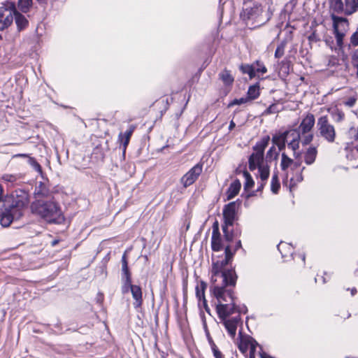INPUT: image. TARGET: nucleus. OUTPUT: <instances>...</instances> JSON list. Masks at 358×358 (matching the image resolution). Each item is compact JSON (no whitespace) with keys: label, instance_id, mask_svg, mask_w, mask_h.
<instances>
[{"label":"nucleus","instance_id":"39","mask_svg":"<svg viewBox=\"0 0 358 358\" xmlns=\"http://www.w3.org/2000/svg\"><path fill=\"white\" fill-rule=\"evenodd\" d=\"M255 64V69L257 73H261L262 74L266 73L267 69L262 63H261L259 61H257Z\"/></svg>","mask_w":358,"mask_h":358},{"label":"nucleus","instance_id":"14","mask_svg":"<svg viewBox=\"0 0 358 358\" xmlns=\"http://www.w3.org/2000/svg\"><path fill=\"white\" fill-rule=\"evenodd\" d=\"M315 123L314 115L311 113H308L296 129L299 133H308L312 131Z\"/></svg>","mask_w":358,"mask_h":358},{"label":"nucleus","instance_id":"58","mask_svg":"<svg viewBox=\"0 0 358 358\" xmlns=\"http://www.w3.org/2000/svg\"><path fill=\"white\" fill-rule=\"evenodd\" d=\"M37 1H39V2H43V1H44V0H37Z\"/></svg>","mask_w":358,"mask_h":358},{"label":"nucleus","instance_id":"34","mask_svg":"<svg viewBox=\"0 0 358 358\" xmlns=\"http://www.w3.org/2000/svg\"><path fill=\"white\" fill-rule=\"evenodd\" d=\"M28 163L36 171H37L38 173H42L41 166L34 158L29 157Z\"/></svg>","mask_w":358,"mask_h":358},{"label":"nucleus","instance_id":"42","mask_svg":"<svg viewBox=\"0 0 358 358\" xmlns=\"http://www.w3.org/2000/svg\"><path fill=\"white\" fill-rule=\"evenodd\" d=\"M352 63L358 69V49L355 50L352 55Z\"/></svg>","mask_w":358,"mask_h":358},{"label":"nucleus","instance_id":"37","mask_svg":"<svg viewBox=\"0 0 358 358\" xmlns=\"http://www.w3.org/2000/svg\"><path fill=\"white\" fill-rule=\"evenodd\" d=\"M17 176L13 174H4L2 176V180L7 182L14 183L17 180Z\"/></svg>","mask_w":358,"mask_h":358},{"label":"nucleus","instance_id":"53","mask_svg":"<svg viewBox=\"0 0 358 358\" xmlns=\"http://www.w3.org/2000/svg\"><path fill=\"white\" fill-rule=\"evenodd\" d=\"M255 352L250 353V358H255Z\"/></svg>","mask_w":358,"mask_h":358},{"label":"nucleus","instance_id":"38","mask_svg":"<svg viewBox=\"0 0 358 358\" xmlns=\"http://www.w3.org/2000/svg\"><path fill=\"white\" fill-rule=\"evenodd\" d=\"M248 101H249V99H248V97H242L240 99H236L229 103V106H232L234 105H241L243 103H245Z\"/></svg>","mask_w":358,"mask_h":358},{"label":"nucleus","instance_id":"11","mask_svg":"<svg viewBox=\"0 0 358 358\" xmlns=\"http://www.w3.org/2000/svg\"><path fill=\"white\" fill-rule=\"evenodd\" d=\"M286 136L288 148L294 151V155L297 157L298 154H296V150L299 148L300 143L299 132H297L295 129H290L286 131Z\"/></svg>","mask_w":358,"mask_h":358},{"label":"nucleus","instance_id":"27","mask_svg":"<svg viewBox=\"0 0 358 358\" xmlns=\"http://www.w3.org/2000/svg\"><path fill=\"white\" fill-rule=\"evenodd\" d=\"M220 78L222 80L224 85H230L234 83V77L230 73V72L227 70L222 71L219 74Z\"/></svg>","mask_w":358,"mask_h":358},{"label":"nucleus","instance_id":"33","mask_svg":"<svg viewBox=\"0 0 358 358\" xmlns=\"http://www.w3.org/2000/svg\"><path fill=\"white\" fill-rule=\"evenodd\" d=\"M243 176L245 179V189H248L252 188L255 182L250 174L248 171H244Z\"/></svg>","mask_w":358,"mask_h":358},{"label":"nucleus","instance_id":"17","mask_svg":"<svg viewBox=\"0 0 358 358\" xmlns=\"http://www.w3.org/2000/svg\"><path fill=\"white\" fill-rule=\"evenodd\" d=\"M14 19L18 31L25 29L29 25V21L27 17L20 13L17 9L14 15Z\"/></svg>","mask_w":358,"mask_h":358},{"label":"nucleus","instance_id":"19","mask_svg":"<svg viewBox=\"0 0 358 358\" xmlns=\"http://www.w3.org/2000/svg\"><path fill=\"white\" fill-rule=\"evenodd\" d=\"M287 141L286 131L276 134L272 138L273 145L278 146L279 150L285 149Z\"/></svg>","mask_w":358,"mask_h":358},{"label":"nucleus","instance_id":"10","mask_svg":"<svg viewBox=\"0 0 358 358\" xmlns=\"http://www.w3.org/2000/svg\"><path fill=\"white\" fill-rule=\"evenodd\" d=\"M258 343L252 338L250 336H240V340L238 342V347L239 350L243 354L246 355L248 350L250 349V353L255 352L256 348Z\"/></svg>","mask_w":358,"mask_h":358},{"label":"nucleus","instance_id":"49","mask_svg":"<svg viewBox=\"0 0 358 358\" xmlns=\"http://www.w3.org/2000/svg\"><path fill=\"white\" fill-rule=\"evenodd\" d=\"M256 69H255V66L254 65L253 67L252 68V69H250V71H249V73H248V76H250V78L252 79L253 78H255L256 76Z\"/></svg>","mask_w":358,"mask_h":358},{"label":"nucleus","instance_id":"35","mask_svg":"<svg viewBox=\"0 0 358 358\" xmlns=\"http://www.w3.org/2000/svg\"><path fill=\"white\" fill-rule=\"evenodd\" d=\"M280 188V182L278 181V176L274 174L271 180V190L273 193H277Z\"/></svg>","mask_w":358,"mask_h":358},{"label":"nucleus","instance_id":"8","mask_svg":"<svg viewBox=\"0 0 358 358\" xmlns=\"http://www.w3.org/2000/svg\"><path fill=\"white\" fill-rule=\"evenodd\" d=\"M334 33L336 40L337 45L342 48L343 45V38L348 29V21L346 18L342 17L333 16Z\"/></svg>","mask_w":358,"mask_h":358},{"label":"nucleus","instance_id":"1","mask_svg":"<svg viewBox=\"0 0 358 358\" xmlns=\"http://www.w3.org/2000/svg\"><path fill=\"white\" fill-rule=\"evenodd\" d=\"M270 140L269 136H265L257 141L252 148L253 152L248 159L250 170L252 171L258 169V176L262 182L259 189L263 187L270 175V166L268 162L276 159L278 156L275 146L273 145L268 149L264 159V150L268 145Z\"/></svg>","mask_w":358,"mask_h":358},{"label":"nucleus","instance_id":"7","mask_svg":"<svg viewBox=\"0 0 358 358\" xmlns=\"http://www.w3.org/2000/svg\"><path fill=\"white\" fill-rule=\"evenodd\" d=\"M317 128L319 135L329 143H333L336 138L334 127L329 122L328 117L324 115L318 118Z\"/></svg>","mask_w":358,"mask_h":358},{"label":"nucleus","instance_id":"60","mask_svg":"<svg viewBox=\"0 0 358 358\" xmlns=\"http://www.w3.org/2000/svg\"><path fill=\"white\" fill-rule=\"evenodd\" d=\"M357 150H358V148H357Z\"/></svg>","mask_w":358,"mask_h":358},{"label":"nucleus","instance_id":"36","mask_svg":"<svg viewBox=\"0 0 358 358\" xmlns=\"http://www.w3.org/2000/svg\"><path fill=\"white\" fill-rule=\"evenodd\" d=\"M211 349L215 358H224L222 352L219 350L217 345L214 343L210 338H209Z\"/></svg>","mask_w":358,"mask_h":358},{"label":"nucleus","instance_id":"23","mask_svg":"<svg viewBox=\"0 0 358 358\" xmlns=\"http://www.w3.org/2000/svg\"><path fill=\"white\" fill-rule=\"evenodd\" d=\"M211 245L214 251H220L222 249L220 234L217 230L213 231Z\"/></svg>","mask_w":358,"mask_h":358},{"label":"nucleus","instance_id":"45","mask_svg":"<svg viewBox=\"0 0 358 358\" xmlns=\"http://www.w3.org/2000/svg\"><path fill=\"white\" fill-rule=\"evenodd\" d=\"M254 65L255 64H252V65H249V64L241 65L240 66V70L242 71L243 73L248 74L249 73V71H250V69H252V68L253 67Z\"/></svg>","mask_w":358,"mask_h":358},{"label":"nucleus","instance_id":"16","mask_svg":"<svg viewBox=\"0 0 358 358\" xmlns=\"http://www.w3.org/2000/svg\"><path fill=\"white\" fill-rule=\"evenodd\" d=\"M317 150L315 146L308 147L303 154L304 162L306 165L313 164L317 158Z\"/></svg>","mask_w":358,"mask_h":358},{"label":"nucleus","instance_id":"20","mask_svg":"<svg viewBox=\"0 0 358 358\" xmlns=\"http://www.w3.org/2000/svg\"><path fill=\"white\" fill-rule=\"evenodd\" d=\"M134 129H135V127L133 125H131L129 127V129L127 131H125L124 134L120 133L119 134L118 138H119V141H120V143L123 145L124 151H125L127 146L128 145V144L129 143L130 138H131Z\"/></svg>","mask_w":358,"mask_h":358},{"label":"nucleus","instance_id":"22","mask_svg":"<svg viewBox=\"0 0 358 358\" xmlns=\"http://www.w3.org/2000/svg\"><path fill=\"white\" fill-rule=\"evenodd\" d=\"M358 10V0H345L344 13L347 15L353 14Z\"/></svg>","mask_w":358,"mask_h":358},{"label":"nucleus","instance_id":"5","mask_svg":"<svg viewBox=\"0 0 358 358\" xmlns=\"http://www.w3.org/2000/svg\"><path fill=\"white\" fill-rule=\"evenodd\" d=\"M29 203L27 195L24 194L20 199L13 202V206L3 212L0 217V223L4 227H8L13 220H19L23 215L22 209Z\"/></svg>","mask_w":358,"mask_h":358},{"label":"nucleus","instance_id":"3","mask_svg":"<svg viewBox=\"0 0 358 358\" xmlns=\"http://www.w3.org/2000/svg\"><path fill=\"white\" fill-rule=\"evenodd\" d=\"M211 291L217 301L216 310L221 320L228 318L231 315L238 313L231 289L220 285L211 287Z\"/></svg>","mask_w":358,"mask_h":358},{"label":"nucleus","instance_id":"40","mask_svg":"<svg viewBox=\"0 0 358 358\" xmlns=\"http://www.w3.org/2000/svg\"><path fill=\"white\" fill-rule=\"evenodd\" d=\"M228 227H229V225L224 224V226L222 227V230H223V232L224 234V236H225V238L227 239V241H230L232 240L233 236H232V234L229 233L227 231Z\"/></svg>","mask_w":358,"mask_h":358},{"label":"nucleus","instance_id":"57","mask_svg":"<svg viewBox=\"0 0 358 358\" xmlns=\"http://www.w3.org/2000/svg\"><path fill=\"white\" fill-rule=\"evenodd\" d=\"M302 259H303V261L305 260V255H302Z\"/></svg>","mask_w":358,"mask_h":358},{"label":"nucleus","instance_id":"47","mask_svg":"<svg viewBox=\"0 0 358 358\" xmlns=\"http://www.w3.org/2000/svg\"><path fill=\"white\" fill-rule=\"evenodd\" d=\"M335 116H336V121L341 122L344 118V113L342 111L337 110L335 112Z\"/></svg>","mask_w":358,"mask_h":358},{"label":"nucleus","instance_id":"4","mask_svg":"<svg viewBox=\"0 0 358 358\" xmlns=\"http://www.w3.org/2000/svg\"><path fill=\"white\" fill-rule=\"evenodd\" d=\"M31 209L48 223L59 224L64 220L60 207L53 201L37 199L31 203Z\"/></svg>","mask_w":358,"mask_h":358},{"label":"nucleus","instance_id":"54","mask_svg":"<svg viewBox=\"0 0 358 358\" xmlns=\"http://www.w3.org/2000/svg\"><path fill=\"white\" fill-rule=\"evenodd\" d=\"M356 292H357V291H356V289H352L351 290V294H352V295H354V294L356 293Z\"/></svg>","mask_w":358,"mask_h":358},{"label":"nucleus","instance_id":"29","mask_svg":"<svg viewBox=\"0 0 358 358\" xmlns=\"http://www.w3.org/2000/svg\"><path fill=\"white\" fill-rule=\"evenodd\" d=\"M122 292L123 294L127 293L134 287V285L131 284V277L122 278Z\"/></svg>","mask_w":358,"mask_h":358},{"label":"nucleus","instance_id":"50","mask_svg":"<svg viewBox=\"0 0 358 358\" xmlns=\"http://www.w3.org/2000/svg\"><path fill=\"white\" fill-rule=\"evenodd\" d=\"M3 192V187L0 185V207H1L3 206V200H2Z\"/></svg>","mask_w":358,"mask_h":358},{"label":"nucleus","instance_id":"13","mask_svg":"<svg viewBox=\"0 0 358 358\" xmlns=\"http://www.w3.org/2000/svg\"><path fill=\"white\" fill-rule=\"evenodd\" d=\"M221 320L230 336L234 338L236 336L237 327L241 320L240 315L238 314L234 317L225 318Z\"/></svg>","mask_w":358,"mask_h":358},{"label":"nucleus","instance_id":"25","mask_svg":"<svg viewBox=\"0 0 358 358\" xmlns=\"http://www.w3.org/2000/svg\"><path fill=\"white\" fill-rule=\"evenodd\" d=\"M259 96V86L257 83L249 87L247 93V97L249 101L256 99Z\"/></svg>","mask_w":358,"mask_h":358},{"label":"nucleus","instance_id":"31","mask_svg":"<svg viewBox=\"0 0 358 358\" xmlns=\"http://www.w3.org/2000/svg\"><path fill=\"white\" fill-rule=\"evenodd\" d=\"M122 271L123 275L122 278L131 277V273L129 270L126 254H124L122 257Z\"/></svg>","mask_w":358,"mask_h":358},{"label":"nucleus","instance_id":"48","mask_svg":"<svg viewBox=\"0 0 358 358\" xmlns=\"http://www.w3.org/2000/svg\"><path fill=\"white\" fill-rule=\"evenodd\" d=\"M356 100L355 97H350L345 102V104L348 107H352L355 105Z\"/></svg>","mask_w":358,"mask_h":358},{"label":"nucleus","instance_id":"43","mask_svg":"<svg viewBox=\"0 0 358 358\" xmlns=\"http://www.w3.org/2000/svg\"><path fill=\"white\" fill-rule=\"evenodd\" d=\"M284 55V45H281L278 46L275 52V57L280 58Z\"/></svg>","mask_w":358,"mask_h":358},{"label":"nucleus","instance_id":"52","mask_svg":"<svg viewBox=\"0 0 358 358\" xmlns=\"http://www.w3.org/2000/svg\"><path fill=\"white\" fill-rule=\"evenodd\" d=\"M236 124L234 121H231L229 127V130H232L235 127Z\"/></svg>","mask_w":358,"mask_h":358},{"label":"nucleus","instance_id":"44","mask_svg":"<svg viewBox=\"0 0 358 358\" xmlns=\"http://www.w3.org/2000/svg\"><path fill=\"white\" fill-rule=\"evenodd\" d=\"M350 43L353 46H358V31L351 36Z\"/></svg>","mask_w":358,"mask_h":358},{"label":"nucleus","instance_id":"9","mask_svg":"<svg viewBox=\"0 0 358 358\" xmlns=\"http://www.w3.org/2000/svg\"><path fill=\"white\" fill-rule=\"evenodd\" d=\"M201 172L202 166L197 164L181 178L180 182L184 187H187L192 185L196 180Z\"/></svg>","mask_w":358,"mask_h":358},{"label":"nucleus","instance_id":"2","mask_svg":"<svg viewBox=\"0 0 358 358\" xmlns=\"http://www.w3.org/2000/svg\"><path fill=\"white\" fill-rule=\"evenodd\" d=\"M233 253L230 247L227 246L225 248V257L214 262L212 267L211 287L216 285H220L224 287L234 286L236 282V274L234 270L225 269L229 261L232 259Z\"/></svg>","mask_w":358,"mask_h":358},{"label":"nucleus","instance_id":"21","mask_svg":"<svg viewBox=\"0 0 358 358\" xmlns=\"http://www.w3.org/2000/svg\"><path fill=\"white\" fill-rule=\"evenodd\" d=\"M241 184L238 180L234 181L229 186L227 192V199L230 200L235 197L241 189Z\"/></svg>","mask_w":358,"mask_h":358},{"label":"nucleus","instance_id":"46","mask_svg":"<svg viewBox=\"0 0 358 358\" xmlns=\"http://www.w3.org/2000/svg\"><path fill=\"white\" fill-rule=\"evenodd\" d=\"M278 110L277 109V106L275 104L271 105L264 112L265 114H271L277 113Z\"/></svg>","mask_w":358,"mask_h":358},{"label":"nucleus","instance_id":"6","mask_svg":"<svg viewBox=\"0 0 358 358\" xmlns=\"http://www.w3.org/2000/svg\"><path fill=\"white\" fill-rule=\"evenodd\" d=\"M16 12L15 3L6 1L0 6V31H3L12 25Z\"/></svg>","mask_w":358,"mask_h":358},{"label":"nucleus","instance_id":"59","mask_svg":"<svg viewBox=\"0 0 358 358\" xmlns=\"http://www.w3.org/2000/svg\"><path fill=\"white\" fill-rule=\"evenodd\" d=\"M1 39V36L0 35V40Z\"/></svg>","mask_w":358,"mask_h":358},{"label":"nucleus","instance_id":"30","mask_svg":"<svg viewBox=\"0 0 358 358\" xmlns=\"http://www.w3.org/2000/svg\"><path fill=\"white\" fill-rule=\"evenodd\" d=\"M18 8L23 13H27L32 6V0H19Z\"/></svg>","mask_w":358,"mask_h":358},{"label":"nucleus","instance_id":"26","mask_svg":"<svg viewBox=\"0 0 358 358\" xmlns=\"http://www.w3.org/2000/svg\"><path fill=\"white\" fill-rule=\"evenodd\" d=\"M34 194L38 198L47 197L49 194V190L43 183L40 182L38 185L36 187Z\"/></svg>","mask_w":358,"mask_h":358},{"label":"nucleus","instance_id":"41","mask_svg":"<svg viewBox=\"0 0 358 358\" xmlns=\"http://www.w3.org/2000/svg\"><path fill=\"white\" fill-rule=\"evenodd\" d=\"M306 169V167L305 166H303L301 168V172L299 173V175H297L296 176L295 178H291V182H293L294 184H295V182H301L303 180V176H302V172Z\"/></svg>","mask_w":358,"mask_h":358},{"label":"nucleus","instance_id":"32","mask_svg":"<svg viewBox=\"0 0 358 358\" xmlns=\"http://www.w3.org/2000/svg\"><path fill=\"white\" fill-rule=\"evenodd\" d=\"M331 4L334 11L337 13L344 12L345 4H343L342 0H331Z\"/></svg>","mask_w":358,"mask_h":358},{"label":"nucleus","instance_id":"24","mask_svg":"<svg viewBox=\"0 0 358 358\" xmlns=\"http://www.w3.org/2000/svg\"><path fill=\"white\" fill-rule=\"evenodd\" d=\"M206 288V284L202 282L199 286L196 287V295L199 300H203L204 307L206 310H208V306L206 304V300L205 299V289Z\"/></svg>","mask_w":358,"mask_h":358},{"label":"nucleus","instance_id":"56","mask_svg":"<svg viewBox=\"0 0 358 358\" xmlns=\"http://www.w3.org/2000/svg\"><path fill=\"white\" fill-rule=\"evenodd\" d=\"M57 241H54L52 242V245H56V244H57Z\"/></svg>","mask_w":358,"mask_h":358},{"label":"nucleus","instance_id":"55","mask_svg":"<svg viewBox=\"0 0 358 358\" xmlns=\"http://www.w3.org/2000/svg\"><path fill=\"white\" fill-rule=\"evenodd\" d=\"M241 246V241H238V243H237V248H239Z\"/></svg>","mask_w":358,"mask_h":358},{"label":"nucleus","instance_id":"12","mask_svg":"<svg viewBox=\"0 0 358 358\" xmlns=\"http://www.w3.org/2000/svg\"><path fill=\"white\" fill-rule=\"evenodd\" d=\"M236 203L233 201L226 205L223 209V217L224 224L233 225L236 218Z\"/></svg>","mask_w":358,"mask_h":358},{"label":"nucleus","instance_id":"28","mask_svg":"<svg viewBox=\"0 0 358 358\" xmlns=\"http://www.w3.org/2000/svg\"><path fill=\"white\" fill-rule=\"evenodd\" d=\"M300 142L303 145H309L313 140L314 135L312 131L308 133H299Z\"/></svg>","mask_w":358,"mask_h":358},{"label":"nucleus","instance_id":"51","mask_svg":"<svg viewBox=\"0 0 358 358\" xmlns=\"http://www.w3.org/2000/svg\"><path fill=\"white\" fill-rule=\"evenodd\" d=\"M29 155L27 154H17L14 156V157H27L29 159Z\"/></svg>","mask_w":358,"mask_h":358},{"label":"nucleus","instance_id":"18","mask_svg":"<svg viewBox=\"0 0 358 358\" xmlns=\"http://www.w3.org/2000/svg\"><path fill=\"white\" fill-rule=\"evenodd\" d=\"M132 297L134 299V306L135 308H138L142 306L143 297L141 288L138 285H134L131 289Z\"/></svg>","mask_w":358,"mask_h":358},{"label":"nucleus","instance_id":"15","mask_svg":"<svg viewBox=\"0 0 358 358\" xmlns=\"http://www.w3.org/2000/svg\"><path fill=\"white\" fill-rule=\"evenodd\" d=\"M292 166L297 167L300 166V163L294 162L292 159L283 152L281 155L280 168L285 173L287 178L288 177V169Z\"/></svg>","mask_w":358,"mask_h":358}]
</instances>
